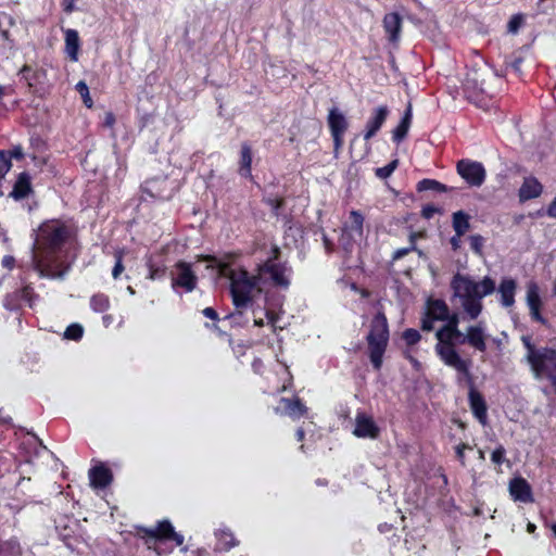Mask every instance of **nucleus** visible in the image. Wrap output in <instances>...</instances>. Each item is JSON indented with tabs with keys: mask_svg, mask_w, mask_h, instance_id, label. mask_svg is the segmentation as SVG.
Listing matches in <instances>:
<instances>
[{
	"mask_svg": "<svg viewBox=\"0 0 556 556\" xmlns=\"http://www.w3.org/2000/svg\"><path fill=\"white\" fill-rule=\"evenodd\" d=\"M20 74L27 81V85L29 87H33L34 84L38 81L40 73L39 72H33L31 68L28 65H24L22 67V70L20 71Z\"/></svg>",
	"mask_w": 556,
	"mask_h": 556,
	"instance_id": "c9c22d12",
	"label": "nucleus"
},
{
	"mask_svg": "<svg viewBox=\"0 0 556 556\" xmlns=\"http://www.w3.org/2000/svg\"><path fill=\"white\" fill-rule=\"evenodd\" d=\"M103 124L105 127H113V125L115 124V116L112 112L105 113Z\"/></svg>",
	"mask_w": 556,
	"mask_h": 556,
	"instance_id": "864d4df0",
	"label": "nucleus"
},
{
	"mask_svg": "<svg viewBox=\"0 0 556 556\" xmlns=\"http://www.w3.org/2000/svg\"><path fill=\"white\" fill-rule=\"evenodd\" d=\"M457 173L470 186L480 187L485 179V169L479 162L462 160L457 163Z\"/></svg>",
	"mask_w": 556,
	"mask_h": 556,
	"instance_id": "9b49d317",
	"label": "nucleus"
},
{
	"mask_svg": "<svg viewBox=\"0 0 556 556\" xmlns=\"http://www.w3.org/2000/svg\"><path fill=\"white\" fill-rule=\"evenodd\" d=\"M486 334L485 325L483 321H479L476 325L469 326L466 331L465 339L463 342H467L470 346L475 348L479 352H485L486 350Z\"/></svg>",
	"mask_w": 556,
	"mask_h": 556,
	"instance_id": "ddd939ff",
	"label": "nucleus"
},
{
	"mask_svg": "<svg viewBox=\"0 0 556 556\" xmlns=\"http://www.w3.org/2000/svg\"><path fill=\"white\" fill-rule=\"evenodd\" d=\"M506 450L503 445H498L491 454V460L496 466H501L503 463H508L505 458Z\"/></svg>",
	"mask_w": 556,
	"mask_h": 556,
	"instance_id": "58836bf2",
	"label": "nucleus"
},
{
	"mask_svg": "<svg viewBox=\"0 0 556 556\" xmlns=\"http://www.w3.org/2000/svg\"><path fill=\"white\" fill-rule=\"evenodd\" d=\"M388 115L389 110L386 105L378 106L372 111V115L366 123V131L364 134L365 140H369L378 132V130L386 122Z\"/></svg>",
	"mask_w": 556,
	"mask_h": 556,
	"instance_id": "2eb2a0df",
	"label": "nucleus"
},
{
	"mask_svg": "<svg viewBox=\"0 0 556 556\" xmlns=\"http://www.w3.org/2000/svg\"><path fill=\"white\" fill-rule=\"evenodd\" d=\"M447 323L445 326L450 327L454 333H459L460 330L458 329L459 324V316L457 314L448 315L447 319H445Z\"/></svg>",
	"mask_w": 556,
	"mask_h": 556,
	"instance_id": "a18cd8bd",
	"label": "nucleus"
},
{
	"mask_svg": "<svg viewBox=\"0 0 556 556\" xmlns=\"http://www.w3.org/2000/svg\"><path fill=\"white\" fill-rule=\"evenodd\" d=\"M478 455L480 460H484V452L482 450H479Z\"/></svg>",
	"mask_w": 556,
	"mask_h": 556,
	"instance_id": "774afa93",
	"label": "nucleus"
},
{
	"mask_svg": "<svg viewBox=\"0 0 556 556\" xmlns=\"http://www.w3.org/2000/svg\"><path fill=\"white\" fill-rule=\"evenodd\" d=\"M410 123H412V109H410V106H408L401 123L393 130L392 138L395 142L399 143L406 137L408 129L410 127Z\"/></svg>",
	"mask_w": 556,
	"mask_h": 556,
	"instance_id": "bb28decb",
	"label": "nucleus"
},
{
	"mask_svg": "<svg viewBox=\"0 0 556 556\" xmlns=\"http://www.w3.org/2000/svg\"><path fill=\"white\" fill-rule=\"evenodd\" d=\"M278 248H275L274 257L269 258L258 267L257 276L262 285L270 281L275 286L287 289L290 285V280L287 276V268L275 262V260L278 257Z\"/></svg>",
	"mask_w": 556,
	"mask_h": 556,
	"instance_id": "423d86ee",
	"label": "nucleus"
},
{
	"mask_svg": "<svg viewBox=\"0 0 556 556\" xmlns=\"http://www.w3.org/2000/svg\"><path fill=\"white\" fill-rule=\"evenodd\" d=\"M205 260L215 262L218 275L230 280V293L237 308L247 307L252 301L254 293L262 291V282L258 280L257 275L250 276L244 269H229L226 264L217 262L215 257L207 256Z\"/></svg>",
	"mask_w": 556,
	"mask_h": 556,
	"instance_id": "7ed1b4c3",
	"label": "nucleus"
},
{
	"mask_svg": "<svg viewBox=\"0 0 556 556\" xmlns=\"http://www.w3.org/2000/svg\"><path fill=\"white\" fill-rule=\"evenodd\" d=\"M403 339L408 345H413L420 340V333L415 329H407L403 333Z\"/></svg>",
	"mask_w": 556,
	"mask_h": 556,
	"instance_id": "c03bdc74",
	"label": "nucleus"
},
{
	"mask_svg": "<svg viewBox=\"0 0 556 556\" xmlns=\"http://www.w3.org/2000/svg\"><path fill=\"white\" fill-rule=\"evenodd\" d=\"M435 352L446 366L454 368L466 377H470V362L463 359L459 356L455 349V344H437Z\"/></svg>",
	"mask_w": 556,
	"mask_h": 556,
	"instance_id": "0eeeda50",
	"label": "nucleus"
},
{
	"mask_svg": "<svg viewBox=\"0 0 556 556\" xmlns=\"http://www.w3.org/2000/svg\"><path fill=\"white\" fill-rule=\"evenodd\" d=\"M383 28L392 42H397L401 35L402 18L397 13H388L383 17Z\"/></svg>",
	"mask_w": 556,
	"mask_h": 556,
	"instance_id": "6ab92c4d",
	"label": "nucleus"
},
{
	"mask_svg": "<svg viewBox=\"0 0 556 556\" xmlns=\"http://www.w3.org/2000/svg\"><path fill=\"white\" fill-rule=\"evenodd\" d=\"M7 153L10 156V160L13 157L20 160L24 156L23 149L20 146L14 147L10 152H7Z\"/></svg>",
	"mask_w": 556,
	"mask_h": 556,
	"instance_id": "3c124183",
	"label": "nucleus"
},
{
	"mask_svg": "<svg viewBox=\"0 0 556 556\" xmlns=\"http://www.w3.org/2000/svg\"><path fill=\"white\" fill-rule=\"evenodd\" d=\"M418 191L433 190L437 192H446L448 188L434 179H422L417 185Z\"/></svg>",
	"mask_w": 556,
	"mask_h": 556,
	"instance_id": "2f4dec72",
	"label": "nucleus"
},
{
	"mask_svg": "<svg viewBox=\"0 0 556 556\" xmlns=\"http://www.w3.org/2000/svg\"><path fill=\"white\" fill-rule=\"evenodd\" d=\"M254 324H255L256 326L261 327V326H263V325H264V321H263V319H255V320H254Z\"/></svg>",
	"mask_w": 556,
	"mask_h": 556,
	"instance_id": "338daca9",
	"label": "nucleus"
},
{
	"mask_svg": "<svg viewBox=\"0 0 556 556\" xmlns=\"http://www.w3.org/2000/svg\"><path fill=\"white\" fill-rule=\"evenodd\" d=\"M459 238L460 237H457V235H456L455 237H453L451 239V244H452L453 249H455V250L459 248Z\"/></svg>",
	"mask_w": 556,
	"mask_h": 556,
	"instance_id": "052dcab7",
	"label": "nucleus"
},
{
	"mask_svg": "<svg viewBox=\"0 0 556 556\" xmlns=\"http://www.w3.org/2000/svg\"><path fill=\"white\" fill-rule=\"evenodd\" d=\"M435 319H432L428 314L425 315V317L421 320V328L422 330L430 331L433 329V321Z\"/></svg>",
	"mask_w": 556,
	"mask_h": 556,
	"instance_id": "8fccbe9b",
	"label": "nucleus"
},
{
	"mask_svg": "<svg viewBox=\"0 0 556 556\" xmlns=\"http://www.w3.org/2000/svg\"><path fill=\"white\" fill-rule=\"evenodd\" d=\"M75 88L79 92V94L81 96L86 106L91 108L92 106V100H91V98L89 96V88H88L87 84L84 80H79L76 84Z\"/></svg>",
	"mask_w": 556,
	"mask_h": 556,
	"instance_id": "e433bc0d",
	"label": "nucleus"
},
{
	"mask_svg": "<svg viewBox=\"0 0 556 556\" xmlns=\"http://www.w3.org/2000/svg\"><path fill=\"white\" fill-rule=\"evenodd\" d=\"M526 302L529 308L541 307L542 301L540 296L539 286L534 281L527 283Z\"/></svg>",
	"mask_w": 556,
	"mask_h": 556,
	"instance_id": "c85d7f7f",
	"label": "nucleus"
},
{
	"mask_svg": "<svg viewBox=\"0 0 556 556\" xmlns=\"http://www.w3.org/2000/svg\"><path fill=\"white\" fill-rule=\"evenodd\" d=\"M31 191L30 176L23 172L18 175L13 189L10 193L14 200H23L25 199Z\"/></svg>",
	"mask_w": 556,
	"mask_h": 556,
	"instance_id": "412c9836",
	"label": "nucleus"
},
{
	"mask_svg": "<svg viewBox=\"0 0 556 556\" xmlns=\"http://www.w3.org/2000/svg\"><path fill=\"white\" fill-rule=\"evenodd\" d=\"M388 340L389 328L387 317L382 312H378L371 321L370 331L367 336L370 362L377 370L381 368Z\"/></svg>",
	"mask_w": 556,
	"mask_h": 556,
	"instance_id": "39448f33",
	"label": "nucleus"
},
{
	"mask_svg": "<svg viewBox=\"0 0 556 556\" xmlns=\"http://www.w3.org/2000/svg\"><path fill=\"white\" fill-rule=\"evenodd\" d=\"M203 315L210 319H213V320H216L218 319V315L216 313V311L212 307H206L203 309Z\"/></svg>",
	"mask_w": 556,
	"mask_h": 556,
	"instance_id": "4d7b16f0",
	"label": "nucleus"
},
{
	"mask_svg": "<svg viewBox=\"0 0 556 556\" xmlns=\"http://www.w3.org/2000/svg\"><path fill=\"white\" fill-rule=\"evenodd\" d=\"M469 402L472 414L482 425H484L486 421V405L483 397L472 389L469 392Z\"/></svg>",
	"mask_w": 556,
	"mask_h": 556,
	"instance_id": "b1692460",
	"label": "nucleus"
},
{
	"mask_svg": "<svg viewBox=\"0 0 556 556\" xmlns=\"http://www.w3.org/2000/svg\"><path fill=\"white\" fill-rule=\"evenodd\" d=\"M353 434L358 438L375 439L379 434V428L371 417L364 413H358L355 418Z\"/></svg>",
	"mask_w": 556,
	"mask_h": 556,
	"instance_id": "4468645a",
	"label": "nucleus"
},
{
	"mask_svg": "<svg viewBox=\"0 0 556 556\" xmlns=\"http://www.w3.org/2000/svg\"><path fill=\"white\" fill-rule=\"evenodd\" d=\"M426 314L432 319L443 321L448 317V307L442 300H428Z\"/></svg>",
	"mask_w": 556,
	"mask_h": 556,
	"instance_id": "393cba45",
	"label": "nucleus"
},
{
	"mask_svg": "<svg viewBox=\"0 0 556 556\" xmlns=\"http://www.w3.org/2000/svg\"><path fill=\"white\" fill-rule=\"evenodd\" d=\"M467 448H470V446L468 444H466V443H462V444L456 446V455H457V457H458V459H459V462H460V464L463 466L466 465V463H465V453L464 452Z\"/></svg>",
	"mask_w": 556,
	"mask_h": 556,
	"instance_id": "de8ad7c7",
	"label": "nucleus"
},
{
	"mask_svg": "<svg viewBox=\"0 0 556 556\" xmlns=\"http://www.w3.org/2000/svg\"><path fill=\"white\" fill-rule=\"evenodd\" d=\"M83 333H84V328L81 325L72 324L66 328V330L64 332V338L67 340L77 341L83 337Z\"/></svg>",
	"mask_w": 556,
	"mask_h": 556,
	"instance_id": "f704fd0d",
	"label": "nucleus"
},
{
	"mask_svg": "<svg viewBox=\"0 0 556 556\" xmlns=\"http://www.w3.org/2000/svg\"><path fill=\"white\" fill-rule=\"evenodd\" d=\"M509 493L515 501L522 503L533 502L530 484L523 478H514L509 482Z\"/></svg>",
	"mask_w": 556,
	"mask_h": 556,
	"instance_id": "dca6fc26",
	"label": "nucleus"
},
{
	"mask_svg": "<svg viewBox=\"0 0 556 556\" xmlns=\"http://www.w3.org/2000/svg\"><path fill=\"white\" fill-rule=\"evenodd\" d=\"M295 435H296L298 441H302L305 437V432L303 429L300 428L296 430Z\"/></svg>",
	"mask_w": 556,
	"mask_h": 556,
	"instance_id": "680f3d73",
	"label": "nucleus"
},
{
	"mask_svg": "<svg viewBox=\"0 0 556 556\" xmlns=\"http://www.w3.org/2000/svg\"><path fill=\"white\" fill-rule=\"evenodd\" d=\"M68 235V228L58 220L42 224L25 266L35 270L40 278L63 280L70 266L60 260L59 252Z\"/></svg>",
	"mask_w": 556,
	"mask_h": 556,
	"instance_id": "f257e3e1",
	"label": "nucleus"
},
{
	"mask_svg": "<svg viewBox=\"0 0 556 556\" xmlns=\"http://www.w3.org/2000/svg\"><path fill=\"white\" fill-rule=\"evenodd\" d=\"M453 228L457 237L464 236L470 228L469 215L463 211L453 214Z\"/></svg>",
	"mask_w": 556,
	"mask_h": 556,
	"instance_id": "cd10ccee",
	"label": "nucleus"
},
{
	"mask_svg": "<svg viewBox=\"0 0 556 556\" xmlns=\"http://www.w3.org/2000/svg\"><path fill=\"white\" fill-rule=\"evenodd\" d=\"M435 352L446 366L454 368L466 377H470V362L463 359L459 356L455 349V344H437Z\"/></svg>",
	"mask_w": 556,
	"mask_h": 556,
	"instance_id": "6e6552de",
	"label": "nucleus"
},
{
	"mask_svg": "<svg viewBox=\"0 0 556 556\" xmlns=\"http://www.w3.org/2000/svg\"><path fill=\"white\" fill-rule=\"evenodd\" d=\"M280 403L283 405V407L282 409L277 407L276 413L286 414L293 419H299L307 412L306 406L299 399L290 400L282 397Z\"/></svg>",
	"mask_w": 556,
	"mask_h": 556,
	"instance_id": "a211bd4d",
	"label": "nucleus"
},
{
	"mask_svg": "<svg viewBox=\"0 0 556 556\" xmlns=\"http://www.w3.org/2000/svg\"><path fill=\"white\" fill-rule=\"evenodd\" d=\"M535 528H536V527H535V525H534V523L529 522V523H528V526H527V531H528L529 533H533V532L535 531Z\"/></svg>",
	"mask_w": 556,
	"mask_h": 556,
	"instance_id": "0e129e2a",
	"label": "nucleus"
},
{
	"mask_svg": "<svg viewBox=\"0 0 556 556\" xmlns=\"http://www.w3.org/2000/svg\"><path fill=\"white\" fill-rule=\"evenodd\" d=\"M327 122L333 139L334 150L338 151L343 144V136L349 123L344 114L336 106L329 110Z\"/></svg>",
	"mask_w": 556,
	"mask_h": 556,
	"instance_id": "f8f14e48",
	"label": "nucleus"
},
{
	"mask_svg": "<svg viewBox=\"0 0 556 556\" xmlns=\"http://www.w3.org/2000/svg\"><path fill=\"white\" fill-rule=\"evenodd\" d=\"M469 241H470L471 250L476 254L481 256L483 253L482 249H483V244H484V238L480 235H472V236H470Z\"/></svg>",
	"mask_w": 556,
	"mask_h": 556,
	"instance_id": "ea45409f",
	"label": "nucleus"
},
{
	"mask_svg": "<svg viewBox=\"0 0 556 556\" xmlns=\"http://www.w3.org/2000/svg\"><path fill=\"white\" fill-rule=\"evenodd\" d=\"M363 225H364V217L358 211H352L350 213V224L344 227L345 231H349L350 237L355 238H362L363 237Z\"/></svg>",
	"mask_w": 556,
	"mask_h": 556,
	"instance_id": "a878e982",
	"label": "nucleus"
},
{
	"mask_svg": "<svg viewBox=\"0 0 556 556\" xmlns=\"http://www.w3.org/2000/svg\"><path fill=\"white\" fill-rule=\"evenodd\" d=\"M460 336L462 332L454 333L450 327L444 325L435 332V337L438 339L437 344H455L454 340Z\"/></svg>",
	"mask_w": 556,
	"mask_h": 556,
	"instance_id": "7c9ffc66",
	"label": "nucleus"
},
{
	"mask_svg": "<svg viewBox=\"0 0 556 556\" xmlns=\"http://www.w3.org/2000/svg\"><path fill=\"white\" fill-rule=\"evenodd\" d=\"M2 266L11 269L14 266L15 258L11 255H5L2 261Z\"/></svg>",
	"mask_w": 556,
	"mask_h": 556,
	"instance_id": "6e6d98bb",
	"label": "nucleus"
},
{
	"mask_svg": "<svg viewBox=\"0 0 556 556\" xmlns=\"http://www.w3.org/2000/svg\"><path fill=\"white\" fill-rule=\"evenodd\" d=\"M437 212L438 210L434 206L429 205L422 208V216L425 218H431Z\"/></svg>",
	"mask_w": 556,
	"mask_h": 556,
	"instance_id": "13d9d810",
	"label": "nucleus"
},
{
	"mask_svg": "<svg viewBox=\"0 0 556 556\" xmlns=\"http://www.w3.org/2000/svg\"><path fill=\"white\" fill-rule=\"evenodd\" d=\"M251 163H252V152L248 144H242L241 147V160H240V169L239 173L243 177L251 176Z\"/></svg>",
	"mask_w": 556,
	"mask_h": 556,
	"instance_id": "c756f323",
	"label": "nucleus"
},
{
	"mask_svg": "<svg viewBox=\"0 0 556 556\" xmlns=\"http://www.w3.org/2000/svg\"><path fill=\"white\" fill-rule=\"evenodd\" d=\"M527 349L526 359L536 380L547 379L556 393V350L535 348L528 338H522Z\"/></svg>",
	"mask_w": 556,
	"mask_h": 556,
	"instance_id": "20e7f679",
	"label": "nucleus"
},
{
	"mask_svg": "<svg viewBox=\"0 0 556 556\" xmlns=\"http://www.w3.org/2000/svg\"><path fill=\"white\" fill-rule=\"evenodd\" d=\"M124 270V266H123V263H122V257L118 255L117 256V260H116V263H115V266L112 270V276L114 279H117L121 274L123 273Z\"/></svg>",
	"mask_w": 556,
	"mask_h": 556,
	"instance_id": "09e8293b",
	"label": "nucleus"
},
{
	"mask_svg": "<svg viewBox=\"0 0 556 556\" xmlns=\"http://www.w3.org/2000/svg\"><path fill=\"white\" fill-rule=\"evenodd\" d=\"M547 214L549 217L556 218V198L553 200V202L549 204Z\"/></svg>",
	"mask_w": 556,
	"mask_h": 556,
	"instance_id": "bf43d9fd",
	"label": "nucleus"
},
{
	"mask_svg": "<svg viewBox=\"0 0 556 556\" xmlns=\"http://www.w3.org/2000/svg\"><path fill=\"white\" fill-rule=\"evenodd\" d=\"M138 530L143 538L174 541L177 546L184 543V535L175 532L173 525L168 520L160 521L154 528L139 527Z\"/></svg>",
	"mask_w": 556,
	"mask_h": 556,
	"instance_id": "1a4fd4ad",
	"label": "nucleus"
},
{
	"mask_svg": "<svg viewBox=\"0 0 556 556\" xmlns=\"http://www.w3.org/2000/svg\"><path fill=\"white\" fill-rule=\"evenodd\" d=\"M522 23H523L522 15L516 14V15L511 16V18L509 20L508 25H507L508 31L511 34H516L519 30V28L521 27Z\"/></svg>",
	"mask_w": 556,
	"mask_h": 556,
	"instance_id": "37998d69",
	"label": "nucleus"
},
{
	"mask_svg": "<svg viewBox=\"0 0 556 556\" xmlns=\"http://www.w3.org/2000/svg\"><path fill=\"white\" fill-rule=\"evenodd\" d=\"M90 306L97 313L105 312L110 306L109 298L104 294H94L90 300Z\"/></svg>",
	"mask_w": 556,
	"mask_h": 556,
	"instance_id": "72a5a7b5",
	"label": "nucleus"
},
{
	"mask_svg": "<svg viewBox=\"0 0 556 556\" xmlns=\"http://www.w3.org/2000/svg\"><path fill=\"white\" fill-rule=\"evenodd\" d=\"M516 288L517 285L514 279L505 278L501 281L497 291L501 296V303L504 307H510L514 305Z\"/></svg>",
	"mask_w": 556,
	"mask_h": 556,
	"instance_id": "aec40b11",
	"label": "nucleus"
},
{
	"mask_svg": "<svg viewBox=\"0 0 556 556\" xmlns=\"http://www.w3.org/2000/svg\"><path fill=\"white\" fill-rule=\"evenodd\" d=\"M113 321V317L111 315L103 316V323L105 327L110 326V324Z\"/></svg>",
	"mask_w": 556,
	"mask_h": 556,
	"instance_id": "e2e57ef3",
	"label": "nucleus"
},
{
	"mask_svg": "<svg viewBox=\"0 0 556 556\" xmlns=\"http://www.w3.org/2000/svg\"><path fill=\"white\" fill-rule=\"evenodd\" d=\"M65 35V52L71 61L76 62L78 60V51L80 47V40L78 33L75 29H64Z\"/></svg>",
	"mask_w": 556,
	"mask_h": 556,
	"instance_id": "4be33fe9",
	"label": "nucleus"
},
{
	"mask_svg": "<svg viewBox=\"0 0 556 556\" xmlns=\"http://www.w3.org/2000/svg\"><path fill=\"white\" fill-rule=\"evenodd\" d=\"M451 287L465 316L470 320L477 319L482 313V299L496 290L495 281L490 277L476 281L471 277L462 274H456L453 277Z\"/></svg>",
	"mask_w": 556,
	"mask_h": 556,
	"instance_id": "f03ea898",
	"label": "nucleus"
},
{
	"mask_svg": "<svg viewBox=\"0 0 556 556\" xmlns=\"http://www.w3.org/2000/svg\"><path fill=\"white\" fill-rule=\"evenodd\" d=\"M270 204L274 207V210H278L279 206L281 205V202L278 200H274V201H270Z\"/></svg>",
	"mask_w": 556,
	"mask_h": 556,
	"instance_id": "69168bd1",
	"label": "nucleus"
},
{
	"mask_svg": "<svg viewBox=\"0 0 556 556\" xmlns=\"http://www.w3.org/2000/svg\"><path fill=\"white\" fill-rule=\"evenodd\" d=\"M75 1L76 0H62V5L66 13H72L75 11Z\"/></svg>",
	"mask_w": 556,
	"mask_h": 556,
	"instance_id": "5fc2aeb1",
	"label": "nucleus"
},
{
	"mask_svg": "<svg viewBox=\"0 0 556 556\" xmlns=\"http://www.w3.org/2000/svg\"><path fill=\"white\" fill-rule=\"evenodd\" d=\"M235 536L231 532L220 531L217 533V548L228 551L236 545Z\"/></svg>",
	"mask_w": 556,
	"mask_h": 556,
	"instance_id": "473e14b6",
	"label": "nucleus"
},
{
	"mask_svg": "<svg viewBox=\"0 0 556 556\" xmlns=\"http://www.w3.org/2000/svg\"><path fill=\"white\" fill-rule=\"evenodd\" d=\"M396 166H397V160H394V161L390 162L388 165L377 168L376 175H377V177H379L381 179L388 178L395 170Z\"/></svg>",
	"mask_w": 556,
	"mask_h": 556,
	"instance_id": "a19ab883",
	"label": "nucleus"
},
{
	"mask_svg": "<svg viewBox=\"0 0 556 556\" xmlns=\"http://www.w3.org/2000/svg\"><path fill=\"white\" fill-rule=\"evenodd\" d=\"M522 58L515 55L513 59L507 63L517 74L521 73V64H522Z\"/></svg>",
	"mask_w": 556,
	"mask_h": 556,
	"instance_id": "49530a36",
	"label": "nucleus"
},
{
	"mask_svg": "<svg viewBox=\"0 0 556 556\" xmlns=\"http://www.w3.org/2000/svg\"><path fill=\"white\" fill-rule=\"evenodd\" d=\"M197 281L198 278L189 263L178 262L175 265L172 271V287L174 289L182 288L186 292H191L195 289Z\"/></svg>",
	"mask_w": 556,
	"mask_h": 556,
	"instance_id": "9d476101",
	"label": "nucleus"
},
{
	"mask_svg": "<svg viewBox=\"0 0 556 556\" xmlns=\"http://www.w3.org/2000/svg\"><path fill=\"white\" fill-rule=\"evenodd\" d=\"M415 239H416V233H412L409 236L410 245L408 248L397 249L393 253V260H400V258L404 257L405 255H407L410 251L416 250Z\"/></svg>",
	"mask_w": 556,
	"mask_h": 556,
	"instance_id": "79ce46f5",
	"label": "nucleus"
},
{
	"mask_svg": "<svg viewBox=\"0 0 556 556\" xmlns=\"http://www.w3.org/2000/svg\"><path fill=\"white\" fill-rule=\"evenodd\" d=\"M542 185L535 178L528 177L519 189V198L521 201L538 198L542 193Z\"/></svg>",
	"mask_w": 556,
	"mask_h": 556,
	"instance_id": "5701e85b",
	"label": "nucleus"
},
{
	"mask_svg": "<svg viewBox=\"0 0 556 556\" xmlns=\"http://www.w3.org/2000/svg\"><path fill=\"white\" fill-rule=\"evenodd\" d=\"M540 308L541 307H534V308H529L530 309V315L531 317L536 320V321H540L542 324L545 323V319L542 317L541 313H540Z\"/></svg>",
	"mask_w": 556,
	"mask_h": 556,
	"instance_id": "603ef678",
	"label": "nucleus"
},
{
	"mask_svg": "<svg viewBox=\"0 0 556 556\" xmlns=\"http://www.w3.org/2000/svg\"><path fill=\"white\" fill-rule=\"evenodd\" d=\"M88 476L90 485L94 489H104L112 481V473L110 469L102 465L91 468Z\"/></svg>",
	"mask_w": 556,
	"mask_h": 556,
	"instance_id": "f3484780",
	"label": "nucleus"
},
{
	"mask_svg": "<svg viewBox=\"0 0 556 556\" xmlns=\"http://www.w3.org/2000/svg\"><path fill=\"white\" fill-rule=\"evenodd\" d=\"M11 166L12 163L8 153L5 151H0V181L4 178Z\"/></svg>",
	"mask_w": 556,
	"mask_h": 556,
	"instance_id": "4c0bfd02",
	"label": "nucleus"
}]
</instances>
